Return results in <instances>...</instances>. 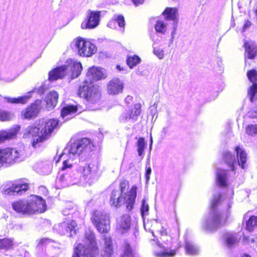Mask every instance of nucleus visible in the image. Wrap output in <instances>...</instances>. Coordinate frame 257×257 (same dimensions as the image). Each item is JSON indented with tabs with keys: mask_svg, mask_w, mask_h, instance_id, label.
<instances>
[{
	"mask_svg": "<svg viewBox=\"0 0 257 257\" xmlns=\"http://www.w3.org/2000/svg\"><path fill=\"white\" fill-rule=\"evenodd\" d=\"M233 194L232 189L228 190L226 195H223L218 191L213 194L209 212L204 216L202 222V227L205 231L214 232L225 225L229 216V210L233 203Z\"/></svg>",
	"mask_w": 257,
	"mask_h": 257,
	"instance_id": "1",
	"label": "nucleus"
},
{
	"mask_svg": "<svg viewBox=\"0 0 257 257\" xmlns=\"http://www.w3.org/2000/svg\"><path fill=\"white\" fill-rule=\"evenodd\" d=\"M103 68L93 66L90 67L86 75L85 80L80 85L78 95L83 97L91 103H95L100 99L99 87L95 85L94 81L99 80L106 77Z\"/></svg>",
	"mask_w": 257,
	"mask_h": 257,
	"instance_id": "2",
	"label": "nucleus"
},
{
	"mask_svg": "<svg viewBox=\"0 0 257 257\" xmlns=\"http://www.w3.org/2000/svg\"><path fill=\"white\" fill-rule=\"evenodd\" d=\"M58 124L59 121L56 119L43 118L28 126L24 131V136L25 138L32 137V146L36 148L40 146L41 143L48 139Z\"/></svg>",
	"mask_w": 257,
	"mask_h": 257,
	"instance_id": "3",
	"label": "nucleus"
},
{
	"mask_svg": "<svg viewBox=\"0 0 257 257\" xmlns=\"http://www.w3.org/2000/svg\"><path fill=\"white\" fill-rule=\"evenodd\" d=\"M69 158L63 161V166L58 172L56 182L60 187L64 188L70 185L85 183L83 173L79 164L76 161L74 164Z\"/></svg>",
	"mask_w": 257,
	"mask_h": 257,
	"instance_id": "4",
	"label": "nucleus"
},
{
	"mask_svg": "<svg viewBox=\"0 0 257 257\" xmlns=\"http://www.w3.org/2000/svg\"><path fill=\"white\" fill-rule=\"evenodd\" d=\"M94 147L93 142L89 138H72L68 144L69 158L82 162L92 157Z\"/></svg>",
	"mask_w": 257,
	"mask_h": 257,
	"instance_id": "5",
	"label": "nucleus"
},
{
	"mask_svg": "<svg viewBox=\"0 0 257 257\" xmlns=\"http://www.w3.org/2000/svg\"><path fill=\"white\" fill-rule=\"evenodd\" d=\"M12 206L16 212L22 214L42 213L47 209L46 201L42 197L35 195L30 196L26 200H21L13 202Z\"/></svg>",
	"mask_w": 257,
	"mask_h": 257,
	"instance_id": "6",
	"label": "nucleus"
},
{
	"mask_svg": "<svg viewBox=\"0 0 257 257\" xmlns=\"http://www.w3.org/2000/svg\"><path fill=\"white\" fill-rule=\"evenodd\" d=\"M85 244L79 243L75 248L72 257H95L98 254V248L95 234L88 230L85 234Z\"/></svg>",
	"mask_w": 257,
	"mask_h": 257,
	"instance_id": "7",
	"label": "nucleus"
},
{
	"mask_svg": "<svg viewBox=\"0 0 257 257\" xmlns=\"http://www.w3.org/2000/svg\"><path fill=\"white\" fill-rule=\"evenodd\" d=\"M137 187L133 186L124 196L119 190H113L110 194L109 203L115 207L125 204L126 210L131 211L134 208L137 197Z\"/></svg>",
	"mask_w": 257,
	"mask_h": 257,
	"instance_id": "8",
	"label": "nucleus"
},
{
	"mask_svg": "<svg viewBox=\"0 0 257 257\" xmlns=\"http://www.w3.org/2000/svg\"><path fill=\"white\" fill-rule=\"evenodd\" d=\"M82 70V66L79 62H74L70 65H64L53 69L49 73L48 81L52 82L63 78L68 75L71 79L78 77Z\"/></svg>",
	"mask_w": 257,
	"mask_h": 257,
	"instance_id": "9",
	"label": "nucleus"
},
{
	"mask_svg": "<svg viewBox=\"0 0 257 257\" xmlns=\"http://www.w3.org/2000/svg\"><path fill=\"white\" fill-rule=\"evenodd\" d=\"M235 152L237 160L234 154L228 151H224L222 153L224 162L233 172L236 170L237 165L243 169L246 168L247 166V155L245 151L239 146H237L235 148Z\"/></svg>",
	"mask_w": 257,
	"mask_h": 257,
	"instance_id": "10",
	"label": "nucleus"
},
{
	"mask_svg": "<svg viewBox=\"0 0 257 257\" xmlns=\"http://www.w3.org/2000/svg\"><path fill=\"white\" fill-rule=\"evenodd\" d=\"M36 254L37 257H58L59 243L49 238L36 240Z\"/></svg>",
	"mask_w": 257,
	"mask_h": 257,
	"instance_id": "11",
	"label": "nucleus"
},
{
	"mask_svg": "<svg viewBox=\"0 0 257 257\" xmlns=\"http://www.w3.org/2000/svg\"><path fill=\"white\" fill-rule=\"evenodd\" d=\"M86 184L91 185L99 177V164L96 159H87L83 162L78 161Z\"/></svg>",
	"mask_w": 257,
	"mask_h": 257,
	"instance_id": "12",
	"label": "nucleus"
},
{
	"mask_svg": "<svg viewBox=\"0 0 257 257\" xmlns=\"http://www.w3.org/2000/svg\"><path fill=\"white\" fill-rule=\"evenodd\" d=\"M23 151H19L13 148L0 149V164H11L13 162H19L25 159Z\"/></svg>",
	"mask_w": 257,
	"mask_h": 257,
	"instance_id": "13",
	"label": "nucleus"
},
{
	"mask_svg": "<svg viewBox=\"0 0 257 257\" xmlns=\"http://www.w3.org/2000/svg\"><path fill=\"white\" fill-rule=\"evenodd\" d=\"M93 223L100 233H106L109 229L108 216L100 211H94L91 217Z\"/></svg>",
	"mask_w": 257,
	"mask_h": 257,
	"instance_id": "14",
	"label": "nucleus"
},
{
	"mask_svg": "<svg viewBox=\"0 0 257 257\" xmlns=\"http://www.w3.org/2000/svg\"><path fill=\"white\" fill-rule=\"evenodd\" d=\"M141 112V105L136 103L128 111L123 112L119 116V121L121 122L130 121L135 122L138 118Z\"/></svg>",
	"mask_w": 257,
	"mask_h": 257,
	"instance_id": "15",
	"label": "nucleus"
},
{
	"mask_svg": "<svg viewBox=\"0 0 257 257\" xmlns=\"http://www.w3.org/2000/svg\"><path fill=\"white\" fill-rule=\"evenodd\" d=\"M141 112V105L136 103L128 111L123 112L119 116V121L121 122L130 121L135 122L138 118Z\"/></svg>",
	"mask_w": 257,
	"mask_h": 257,
	"instance_id": "16",
	"label": "nucleus"
},
{
	"mask_svg": "<svg viewBox=\"0 0 257 257\" xmlns=\"http://www.w3.org/2000/svg\"><path fill=\"white\" fill-rule=\"evenodd\" d=\"M247 76L252 85L248 88V96L251 102L257 100V70L251 69L247 72Z\"/></svg>",
	"mask_w": 257,
	"mask_h": 257,
	"instance_id": "17",
	"label": "nucleus"
},
{
	"mask_svg": "<svg viewBox=\"0 0 257 257\" xmlns=\"http://www.w3.org/2000/svg\"><path fill=\"white\" fill-rule=\"evenodd\" d=\"M88 13L89 14L85 20L81 25L82 29H93L99 24L100 12L89 10Z\"/></svg>",
	"mask_w": 257,
	"mask_h": 257,
	"instance_id": "18",
	"label": "nucleus"
},
{
	"mask_svg": "<svg viewBox=\"0 0 257 257\" xmlns=\"http://www.w3.org/2000/svg\"><path fill=\"white\" fill-rule=\"evenodd\" d=\"M29 185L27 183H18L8 184L3 189V193L9 195H21L28 190Z\"/></svg>",
	"mask_w": 257,
	"mask_h": 257,
	"instance_id": "19",
	"label": "nucleus"
},
{
	"mask_svg": "<svg viewBox=\"0 0 257 257\" xmlns=\"http://www.w3.org/2000/svg\"><path fill=\"white\" fill-rule=\"evenodd\" d=\"M48 87L46 84H44L38 88H34L33 91L28 92V95L19 97L18 98H11L9 97H5V99L7 100V101L9 103H26L28 99L32 96V93L33 92H37L38 94L41 95L45 92Z\"/></svg>",
	"mask_w": 257,
	"mask_h": 257,
	"instance_id": "20",
	"label": "nucleus"
},
{
	"mask_svg": "<svg viewBox=\"0 0 257 257\" xmlns=\"http://www.w3.org/2000/svg\"><path fill=\"white\" fill-rule=\"evenodd\" d=\"M240 237L237 233L227 232L222 235L224 245L228 248L234 247L238 244Z\"/></svg>",
	"mask_w": 257,
	"mask_h": 257,
	"instance_id": "21",
	"label": "nucleus"
},
{
	"mask_svg": "<svg viewBox=\"0 0 257 257\" xmlns=\"http://www.w3.org/2000/svg\"><path fill=\"white\" fill-rule=\"evenodd\" d=\"M123 83L118 78H114L107 84V89L109 94L116 95L122 92Z\"/></svg>",
	"mask_w": 257,
	"mask_h": 257,
	"instance_id": "22",
	"label": "nucleus"
},
{
	"mask_svg": "<svg viewBox=\"0 0 257 257\" xmlns=\"http://www.w3.org/2000/svg\"><path fill=\"white\" fill-rule=\"evenodd\" d=\"M77 224L74 219L68 220L60 223L57 228L59 234L61 235L67 234L70 235L73 230H75Z\"/></svg>",
	"mask_w": 257,
	"mask_h": 257,
	"instance_id": "23",
	"label": "nucleus"
},
{
	"mask_svg": "<svg viewBox=\"0 0 257 257\" xmlns=\"http://www.w3.org/2000/svg\"><path fill=\"white\" fill-rule=\"evenodd\" d=\"M34 169L41 175H48L51 172L52 165L49 161H40L35 164Z\"/></svg>",
	"mask_w": 257,
	"mask_h": 257,
	"instance_id": "24",
	"label": "nucleus"
},
{
	"mask_svg": "<svg viewBox=\"0 0 257 257\" xmlns=\"http://www.w3.org/2000/svg\"><path fill=\"white\" fill-rule=\"evenodd\" d=\"M229 171L218 169L216 171V181L218 187L225 188L227 186Z\"/></svg>",
	"mask_w": 257,
	"mask_h": 257,
	"instance_id": "25",
	"label": "nucleus"
},
{
	"mask_svg": "<svg viewBox=\"0 0 257 257\" xmlns=\"http://www.w3.org/2000/svg\"><path fill=\"white\" fill-rule=\"evenodd\" d=\"M125 20L122 15H114L112 19L108 22L107 26L111 29H116L118 26L120 31L123 33L125 29Z\"/></svg>",
	"mask_w": 257,
	"mask_h": 257,
	"instance_id": "26",
	"label": "nucleus"
},
{
	"mask_svg": "<svg viewBox=\"0 0 257 257\" xmlns=\"http://www.w3.org/2000/svg\"><path fill=\"white\" fill-rule=\"evenodd\" d=\"M41 103V100H36L34 103H33L25 110L23 114L24 118L26 119H31L36 117L39 112V106Z\"/></svg>",
	"mask_w": 257,
	"mask_h": 257,
	"instance_id": "27",
	"label": "nucleus"
},
{
	"mask_svg": "<svg viewBox=\"0 0 257 257\" xmlns=\"http://www.w3.org/2000/svg\"><path fill=\"white\" fill-rule=\"evenodd\" d=\"M21 130V126L19 125H15L8 132H4L3 134L0 135V143L3 142L7 140L12 139L15 138L17 134Z\"/></svg>",
	"mask_w": 257,
	"mask_h": 257,
	"instance_id": "28",
	"label": "nucleus"
},
{
	"mask_svg": "<svg viewBox=\"0 0 257 257\" xmlns=\"http://www.w3.org/2000/svg\"><path fill=\"white\" fill-rule=\"evenodd\" d=\"M244 47L247 58L250 59H253L257 54V46L255 43L252 41H245Z\"/></svg>",
	"mask_w": 257,
	"mask_h": 257,
	"instance_id": "29",
	"label": "nucleus"
},
{
	"mask_svg": "<svg viewBox=\"0 0 257 257\" xmlns=\"http://www.w3.org/2000/svg\"><path fill=\"white\" fill-rule=\"evenodd\" d=\"M131 216L128 215H122L118 222L121 233H124L131 227Z\"/></svg>",
	"mask_w": 257,
	"mask_h": 257,
	"instance_id": "30",
	"label": "nucleus"
},
{
	"mask_svg": "<svg viewBox=\"0 0 257 257\" xmlns=\"http://www.w3.org/2000/svg\"><path fill=\"white\" fill-rule=\"evenodd\" d=\"M163 15L166 20H172L174 22L175 21L178 22L177 18L178 16V9L175 8H167L163 13Z\"/></svg>",
	"mask_w": 257,
	"mask_h": 257,
	"instance_id": "31",
	"label": "nucleus"
},
{
	"mask_svg": "<svg viewBox=\"0 0 257 257\" xmlns=\"http://www.w3.org/2000/svg\"><path fill=\"white\" fill-rule=\"evenodd\" d=\"M77 110V108L76 106L73 105H67L63 107L61 111V116L64 120L69 119L70 117H67L69 115H71L76 112Z\"/></svg>",
	"mask_w": 257,
	"mask_h": 257,
	"instance_id": "32",
	"label": "nucleus"
},
{
	"mask_svg": "<svg viewBox=\"0 0 257 257\" xmlns=\"http://www.w3.org/2000/svg\"><path fill=\"white\" fill-rule=\"evenodd\" d=\"M185 249L187 254L194 255L199 252L198 246L191 240L185 239Z\"/></svg>",
	"mask_w": 257,
	"mask_h": 257,
	"instance_id": "33",
	"label": "nucleus"
},
{
	"mask_svg": "<svg viewBox=\"0 0 257 257\" xmlns=\"http://www.w3.org/2000/svg\"><path fill=\"white\" fill-rule=\"evenodd\" d=\"M86 42L83 39L78 38L71 43V46L73 49L77 51L78 54L82 56V54H81L80 50H84Z\"/></svg>",
	"mask_w": 257,
	"mask_h": 257,
	"instance_id": "34",
	"label": "nucleus"
},
{
	"mask_svg": "<svg viewBox=\"0 0 257 257\" xmlns=\"http://www.w3.org/2000/svg\"><path fill=\"white\" fill-rule=\"evenodd\" d=\"M58 99V94L55 91H52L47 94L45 98V101L48 105H50L54 108L56 105Z\"/></svg>",
	"mask_w": 257,
	"mask_h": 257,
	"instance_id": "35",
	"label": "nucleus"
},
{
	"mask_svg": "<svg viewBox=\"0 0 257 257\" xmlns=\"http://www.w3.org/2000/svg\"><path fill=\"white\" fill-rule=\"evenodd\" d=\"M105 248L103 253L101 254L102 257H112L113 247L112 240L110 237L104 238Z\"/></svg>",
	"mask_w": 257,
	"mask_h": 257,
	"instance_id": "36",
	"label": "nucleus"
},
{
	"mask_svg": "<svg viewBox=\"0 0 257 257\" xmlns=\"http://www.w3.org/2000/svg\"><path fill=\"white\" fill-rule=\"evenodd\" d=\"M257 228V216L252 215L245 221V229L248 232L253 231Z\"/></svg>",
	"mask_w": 257,
	"mask_h": 257,
	"instance_id": "37",
	"label": "nucleus"
},
{
	"mask_svg": "<svg viewBox=\"0 0 257 257\" xmlns=\"http://www.w3.org/2000/svg\"><path fill=\"white\" fill-rule=\"evenodd\" d=\"M135 250L127 241L124 242L120 257H135Z\"/></svg>",
	"mask_w": 257,
	"mask_h": 257,
	"instance_id": "38",
	"label": "nucleus"
},
{
	"mask_svg": "<svg viewBox=\"0 0 257 257\" xmlns=\"http://www.w3.org/2000/svg\"><path fill=\"white\" fill-rule=\"evenodd\" d=\"M97 48L95 45L90 42H87L84 50L81 51L82 56L89 57L94 54L96 51Z\"/></svg>",
	"mask_w": 257,
	"mask_h": 257,
	"instance_id": "39",
	"label": "nucleus"
},
{
	"mask_svg": "<svg viewBox=\"0 0 257 257\" xmlns=\"http://www.w3.org/2000/svg\"><path fill=\"white\" fill-rule=\"evenodd\" d=\"M155 29L158 36L164 35L167 30V25L164 21H157L155 25Z\"/></svg>",
	"mask_w": 257,
	"mask_h": 257,
	"instance_id": "40",
	"label": "nucleus"
},
{
	"mask_svg": "<svg viewBox=\"0 0 257 257\" xmlns=\"http://www.w3.org/2000/svg\"><path fill=\"white\" fill-rule=\"evenodd\" d=\"M71 205V208H65L62 211V213L64 216H68V220H71L76 218V216L78 214V212H77L76 208H72V205Z\"/></svg>",
	"mask_w": 257,
	"mask_h": 257,
	"instance_id": "41",
	"label": "nucleus"
},
{
	"mask_svg": "<svg viewBox=\"0 0 257 257\" xmlns=\"http://www.w3.org/2000/svg\"><path fill=\"white\" fill-rule=\"evenodd\" d=\"M126 64L128 66L132 69L137 65L140 63L141 59L140 57L137 55L128 56L126 59Z\"/></svg>",
	"mask_w": 257,
	"mask_h": 257,
	"instance_id": "42",
	"label": "nucleus"
},
{
	"mask_svg": "<svg viewBox=\"0 0 257 257\" xmlns=\"http://www.w3.org/2000/svg\"><path fill=\"white\" fill-rule=\"evenodd\" d=\"M13 239L11 238L0 239V250L12 249L13 246Z\"/></svg>",
	"mask_w": 257,
	"mask_h": 257,
	"instance_id": "43",
	"label": "nucleus"
},
{
	"mask_svg": "<svg viewBox=\"0 0 257 257\" xmlns=\"http://www.w3.org/2000/svg\"><path fill=\"white\" fill-rule=\"evenodd\" d=\"M146 145L147 144L145 141V138L143 137H140L139 138L137 143V151L138 152V155L139 156L141 157L144 156V150L146 146Z\"/></svg>",
	"mask_w": 257,
	"mask_h": 257,
	"instance_id": "44",
	"label": "nucleus"
},
{
	"mask_svg": "<svg viewBox=\"0 0 257 257\" xmlns=\"http://www.w3.org/2000/svg\"><path fill=\"white\" fill-rule=\"evenodd\" d=\"M176 254V250L175 249H166L155 253V255L157 257H174Z\"/></svg>",
	"mask_w": 257,
	"mask_h": 257,
	"instance_id": "45",
	"label": "nucleus"
},
{
	"mask_svg": "<svg viewBox=\"0 0 257 257\" xmlns=\"http://www.w3.org/2000/svg\"><path fill=\"white\" fill-rule=\"evenodd\" d=\"M140 210L141 216L143 220H145V217L148 215L149 211V206L145 199H143L142 201Z\"/></svg>",
	"mask_w": 257,
	"mask_h": 257,
	"instance_id": "46",
	"label": "nucleus"
},
{
	"mask_svg": "<svg viewBox=\"0 0 257 257\" xmlns=\"http://www.w3.org/2000/svg\"><path fill=\"white\" fill-rule=\"evenodd\" d=\"M13 114L10 112L0 109V120L9 121L12 119Z\"/></svg>",
	"mask_w": 257,
	"mask_h": 257,
	"instance_id": "47",
	"label": "nucleus"
},
{
	"mask_svg": "<svg viewBox=\"0 0 257 257\" xmlns=\"http://www.w3.org/2000/svg\"><path fill=\"white\" fill-rule=\"evenodd\" d=\"M246 133L248 135L255 136L257 135V124H249L246 127Z\"/></svg>",
	"mask_w": 257,
	"mask_h": 257,
	"instance_id": "48",
	"label": "nucleus"
},
{
	"mask_svg": "<svg viewBox=\"0 0 257 257\" xmlns=\"http://www.w3.org/2000/svg\"><path fill=\"white\" fill-rule=\"evenodd\" d=\"M155 42L153 44V53L158 57L159 59H162L164 57V51L163 49L155 47Z\"/></svg>",
	"mask_w": 257,
	"mask_h": 257,
	"instance_id": "49",
	"label": "nucleus"
},
{
	"mask_svg": "<svg viewBox=\"0 0 257 257\" xmlns=\"http://www.w3.org/2000/svg\"><path fill=\"white\" fill-rule=\"evenodd\" d=\"M247 115L251 118H257V106L251 109L247 113Z\"/></svg>",
	"mask_w": 257,
	"mask_h": 257,
	"instance_id": "50",
	"label": "nucleus"
},
{
	"mask_svg": "<svg viewBox=\"0 0 257 257\" xmlns=\"http://www.w3.org/2000/svg\"><path fill=\"white\" fill-rule=\"evenodd\" d=\"M178 27V22L177 21H175L173 24V30L171 32V43H173L174 36L176 34V31Z\"/></svg>",
	"mask_w": 257,
	"mask_h": 257,
	"instance_id": "51",
	"label": "nucleus"
},
{
	"mask_svg": "<svg viewBox=\"0 0 257 257\" xmlns=\"http://www.w3.org/2000/svg\"><path fill=\"white\" fill-rule=\"evenodd\" d=\"M152 173V169L150 166L146 167V171H145V179L146 183H148L150 180V175Z\"/></svg>",
	"mask_w": 257,
	"mask_h": 257,
	"instance_id": "52",
	"label": "nucleus"
},
{
	"mask_svg": "<svg viewBox=\"0 0 257 257\" xmlns=\"http://www.w3.org/2000/svg\"><path fill=\"white\" fill-rule=\"evenodd\" d=\"M243 241L244 243H253L254 241V239L253 238H251L249 236H245L243 237Z\"/></svg>",
	"mask_w": 257,
	"mask_h": 257,
	"instance_id": "53",
	"label": "nucleus"
},
{
	"mask_svg": "<svg viewBox=\"0 0 257 257\" xmlns=\"http://www.w3.org/2000/svg\"><path fill=\"white\" fill-rule=\"evenodd\" d=\"M251 26V22L248 20H245L244 22V24L243 26V31H245L248 28H249Z\"/></svg>",
	"mask_w": 257,
	"mask_h": 257,
	"instance_id": "54",
	"label": "nucleus"
},
{
	"mask_svg": "<svg viewBox=\"0 0 257 257\" xmlns=\"http://www.w3.org/2000/svg\"><path fill=\"white\" fill-rule=\"evenodd\" d=\"M160 233L161 236H167L168 234V231L167 229L165 228L163 226H162L160 230Z\"/></svg>",
	"mask_w": 257,
	"mask_h": 257,
	"instance_id": "55",
	"label": "nucleus"
},
{
	"mask_svg": "<svg viewBox=\"0 0 257 257\" xmlns=\"http://www.w3.org/2000/svg\"><path fill=\"white\" fill-rule=\"evenodd\" d=\"M116 68L118 71H122L123 73H126V69L124 67H121L119 65H117Z\"/></svg>",
	"mask_w": 257,
	"mask_h": 257,
	"instance_id": "56",
	"label": "nucleus"
},
{
	"mask_svg": "<svg viewBox=\"0 0 257 257\" xmlns=\"http://www.w3.org/2000/svg\"><path fill=\"white\" fill-rule=\"evenodd\" d=\"M144 220V228L147 231H149V232H151L152 234H153V236L156 238V236L154 234V233L153 232V231L150 229V228H147V224H146L145 222V220Z\"/></svg>",
	"mask_w": 257,
	"mask_h": 257,
	"instance_id": "57",
	"label": "nucleus"
},
{
	"mask_svg": "<svg viewBox=\"0 0 257 257\" xmlns=\"http://www.w3.org/2000/svg\"><path fill=\"white\" fill-rule=\"evenodd\" d=\"M126 184L124 182H121L120 184V190L119 191H121V194H122V193L124 191V188L125 187Z\"/></svg>",
	"mask_w": 257,
	"mask_h": 257,
	"instance_id": "58",
	"label": "nucleus"
},
{
	"mask_svg": "<svg viewBox=\"0 0 257 257\" xmlns=\"http://www.w3.org/2000/svg\"><path fill=\"white\" fill-rule=\"evenodd\" d=\"M133 3L135 4L136 6H138L139 5L142 4L144 0H131Z\"/></svg>",
	"mask_w": 257,
	"mask_h": 257,
	"instance_id": "59",
	"label": "nucleus"
},
{
	"mask_svg": "<svg viewBox=\"0 0 257 257\" xmlns=\"http://www.w3.org/2000/svg\"><path fill=\"white\" fill-rule=\"evenodd\" d=\"M133 100V97L130 95H127L125 99V101L126 103H130Z\"/></svg>",
	"mask_w": 257,
	"mask_h": 257,
	"instance_id": "60",
	"label": "nucleus"
},
{
	"mask_svg": "<svg viewBox=\"0 0 257 257\" xmlns=\"http://www.w3.org/2000/svg\"><path fill=\"white\" fill-rule=\"evenodd\" d=\"M106 2L109 4H115L117 3L118 0H105Z\"/></svg>",
	"mask_w": 257,
	"mask_h": 257,
	"instance_id": "61",
	"label": "nucleus"
},
{
	"mask_svg": "<svg viewBox=\"0 0 257 257\" xmlns=\"http://www.w3.org/2000/svg\"><path fill=\"white\" fill-rule=\"evenodd\" d=\"M70 204H71L72 205L73 208H76V206L71 202H68L66 204L65 208H71V206Z\"/></svg>",
	"mask_w": 257,
	"mask_h": 257,
	"instance_id": "62",
	"label": "nucleus"
},
{
	"mask_svg": "<svg viewBox=\"0 0 257 257\" xmlns=\"http://www.w3.org/2000/svg\"><path fill=\"white\" fill-rule=\"evenodd\" d=\"M23 256L24 257H31V254L28 251H25Z\"/></svg>",
	"mask_w": 257,
	"mask_h": 257,
	"instance_id": "63",
	"label": "nucleus"
},
{
	"mask_svg": "<svg viewBox=\"0 0 257 257\" xmlns=\"http://www.w3.org/2000/svg\"><path fill=\"white\" fill-rule=\"evenodd\" d=\"M241 257H251V256L248 254L244 253L241 256Z\"/></svg>",
	"mask_w": 257,
	"mask_h": 257,
	"instance_id": "64",
	"label": "nucleus"
}]
</instances>
